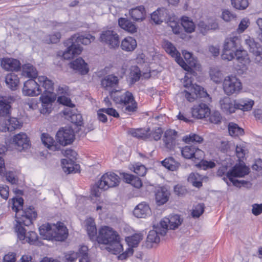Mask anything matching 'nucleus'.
Listing matches in <instances>:
<instances>
[{"label": "nucleus", "mask_w": 262, "mask_h": 262, "mask_svg": "<svg viewBox=\"0 0 262 262\" xmlns=\"http://www.w3.org/2000/svg\"><path fill=\"white\" fill-rule=\"evenodd\" d=\"M201 102L195 105L191 110L192 115L197 119H203L210 114V110L206 102Z\"/></svg>", "instance_id": "6ab92c4d"}, {"label": "nucleus", "mask_w": 262, "mask_h": 262, "mask_svg": "<svg viewBox=\"0 0 262 262\" xmlns=\"http://www.w3.org/2000/svg\"><path fill=\"white\" fill-rule=\"evenodd\" d=\"M23 93L25 96H38L42 93V89L39 88L38 83L34 79L26 81L24 84Z\"/></svg>", "instance_id": "2eb2a0df"}, {"label": "nucleus", "mask_w": 262, "mask_h": 262, "mask_svg": "<svg viewBox=\"0 0 262 262\" xmlns=\"http://www.w3.org/2000/svg\"><path fill=\"white\" fill-rule=\"evenodd\" d=\"M120 182L119 177L114 173H106L103 174L99 180V187L107 190L109 188L118 185Z\"/></svg>", "instance_id": "ddd939ff"}, {"label": "nucleus", "mask_w": 262, "mask_h": 262, "mask_svg": "<svg viewBox=\"0 0 262 262\" xmlns=\"http://www.w3.org/2000/svg\"><path fill=\"white\" fill-rule=\"evenodd\" d=\"M167 25L171 28L172 32L174 34H178L180 32V27L173 17H168V19L166 21Z\"/></svg>", "instance_id": "6e6d98bb"}, {"label": "nucleus", "mask_w": 262, "mask_h": 262, "mask_svg": "<svg viewBox=\"0 0 262 262\" xmlns=\"http://www.w3.org/2000/svg\"><path fill=\"white\" fill-rule=\"evenodd\" d=\"M166 229L161 227L160 224L155 227V230H150L147 237L146 244L148 247H152L151 244L158 243L160 241L159 234L164 236L166 234Z\"/></svg>", "instance_id": "f3484780"}, {"label": "nucleus", "mask_w": 262, "mask_h": 262, "mask_svg": "<svg viewBox=\"0 0 262 262\" xmlns=\"http://www.w3.org/2000/svg\"><path fill=\"white\" fill-rule=\"evenodd\" d=\"M129 15L135 21H142L146 16V11L143 6H140L129 10Z\"/></svg>", "instance_id": "473e14b6"}, {"label": "nucleus", "mask_w": 262, "mask_h": 262, "mask_svg": "<svg viewBox=\"0 0 262 262\" xmlns=\"http://www.w3.org/2000/svg\"><path fill=\"white\" fill-rule=\"evenodd\" d=\"M203 140L202 137L195 134H191L188 136H185L183 137V141L186 143L190 142L201 143Z\"/></svg>", "instance_id": "864d4df0"}, {"label": "nucleus", "mask_w": 262, "mask_h": 262, "mask_svg": "<svg viewBox=\"0 0 262 262\" xmlns=\"http://www.w3.org/2000/svg\"><path fill=\"white\" fill-rule=\"evenodd\" d=\"M97 241L100 244L107 245V250L113 254H117L123 250L119 234L109 227L105 226L99 229Z\"/></svg>", "instance_id": "f257e3e1"}, {"label": "nucleus", "mask_w": 262, "mask_h": 262, "mask_svg": "<svg viewBox=\"0 0 262 262\" xmlns=\"http://www.w3.org/2000/svg\"><path fill=\"white\" fill-rule=\"evenodd\" d=\"M86 227L88 234L91 239L95 238L97 233V229L94 220L89 218L86 221Z\"/></svg>", "instance_id": "c03bdc74"}, {"label": "nucleus", "mask_w": 262, "mask_h": 262, "mask_svg": "<svg viewBox=\"0 0 262 262\" xmlns=\"http://www.w3.org/2000/svg\"><path fill=\"white\" fill-rule=\"evenodd\" d=\"M188 181L192 183L193 186L198 188L202 185V182L200 181V175L198 173H190L188 178Z\"/></svg>", "instance_id": "13d9d810"}, {"label": "nucleus", "mask_w": 262, "mask_h": 262, "mask_svg": "<svg viewBox=\"0 0 262 262\" xmlns=\"http://www.w3.org/2000/svg\"><path fill=\"white\" fill-rule=\"evenodd\" d=\"M224 93L227 96L237 95L242 90L243 85L241 80L234 76L226 77L223 82Z\"/></svg>", "instance_id": "1a4fd4ad"}, {"label": "nucleus", "mask_w": 262, "mask_h": 262, "mask_svg": "<svg viewBox=\"0 0 262 262\" xmlns=\"http://www.w3.org/2000/svg\"><path fill=\"white\" fill-rule=\"evenodd\" d=\"M169 14L168 11L164 8L157 9L151 14V19L157 24L167 20Z\"/></svg>", "instance_id": "c756f323"}, {"label": "nucleus", "mask_w": 262, "mask_h": 262, "mask_svg": "<svg viewBox=\"0 0 262 262\" xmlns=\"http://www.w3.org/2000/svg\"><path fill=\"white\" fill-rule=\"evenodd\" d=\"M19 61L11 58H4L1 61L2 67L7 71H18L20 69Z\"/></svg>", "instance_id": "bb28decb"}, {"label": "nucleus", "mask_w": 262, "mask_h": 262, "mask_svg": "<svg viewBox=\"0 0 262 262\" xmlns=\"http://www.w3.org/2000/svg\"><path fill=\"white\" fill-rule=\"evenodd\" d=\"M88 248L87 246H82L79 249L78 257H81L79 262H90L88 255Z\"/></svg>", "instance_id": "5fc2aeb1"}, {"label": "nucleus", "mask_w": 262, "mask_h": 262, "mask_svg": "<svg viewBox=\"0 0 262 262\" xmlns=\"http://www.w3.org/2000/svg\"><path fill=\"white\" fill-rule=\"evenodd\" d=\"M128 133L132 136L139 139L147 140L148 137L147 132H145L144 130L141 129H131Z\"/></svg>", "instance_id": "3c124183"}, {"label": "nucleus", "mask_w": 262, "mask_h": 262, "mask_svg": "<svg viewBox=\"0 0 262 262\" xmlns=\"http://www.w3.org/2000/svg\"><path fill=\"white\" fill-rule=\"evenodd\" d=\"M52 239L63 241L68 237V230L62 223H58L56 225L53 224L52 225Z\"/></svg>", "instance_id": "a211bd4d"}, {"label": "nucleus", "mask_w": 262, "mask_h": 262, "mask_svg": "<svg viewBox=\"0 0 262 262\" xmlns=\"http://www.w3.org/2000/svg\"><path fill=\"white\" fill-rule=\"evenodd\" d=\"M7 181L12 184H15L17 183L18 180L16 176L15 173L13 171H7L5 172V174Z\"/></svg>", "instance_id": "e2e57ef3"}, {"label": "nucleus", "mask_w": 262, "mask_h": 262, "mask_svg": "<svg viewBox=\"0 0 262 262\" xmlns=\"http://www.w3.org/2000/svg\"><path fill=\"white\" fill-rule=\"evenodd\" d=\"M39 233L43 239H52V225L49 224L42 225L39 228Z\"/></svg>", "instance_id": "ea45409f"}, {"label": "nucleus", "mask_w": 262, "mask_h": 262, "mask_svg": "<svg viewBox=\"0 0 262 262\" xmlns=\"http://www.w3.org/2000/svg\"><path fill=\"white\" fill-rule=\"evenodd\" d=\"M23 203L24 200L22 198L16 199L14 200L12 209L16 212V223H24L26 226H28L36 219L37 213L31 207L25 210L23 209Z\"/></svg>", "instance_id": "20e7f679"}, {"label": "nucleus", "mask_w": 262, "mask_h": 262, "mask_svg": "<svg viewBox=\"0 0 262 262\" xmlns=\"http://www.w3.org/2000/svg\"><path fill=\"white\" fill-rule=\"evenodd\" d=\"M170 195L169 191L165 187L158 188L155 194V199L157 204L159 206L166 203Z\"/></svg>", "instance_id": "7c9ffc66"}, {"label": "nucleus", "mask_w": 262, "mask_h": 262, "mask_svg": "<svg viewBox=\"0 0 262 262\" xmlns=\"http://www.w3.org/2000/svg\"><path fill=\"white\" fill-rule=\"evenodd\" d=\"M163 47L165 51L175 58L177 62L185 70L189 71V66L184 61L180 56V54L178 52L175 47L169 41H165L163 43Z\"/></svg>", "instance_id": "4468645a"}, {"label": "nucleus", "mask_w": 262, "mask_h": 262, "mask_svg": "<svg viewBox=\"0 0 262 262\" xmlns=\"http://www.w3.org/2000/svg\"><path fill=\"white\" fill-rule=\"evenodd\" d=\"M235 57L239 62H247L249 61L246 51L238 49L235 53Z\"/></svg>", "instance_id": "bf43d9fd"}, {"label": "nucleus", "mask_w": 262, "mask_h": 262, "mask_svg": "<svg viewBox=\"0 0 262 262\" xmlns=\"http://www.w3.org/2000/svg\"><path fill=\"white\" fill-rule=\"evenodd\" d=\"M219 104L221 110L227 114L234 113L236 110V100L229 97L225 96L221 99Z\"/></svg>", "instance_id": "412c9836"}, {"label": "nucleus", "mask_w": 262, "mask_h": 262, "mask_svg": "<svg viewBox=\"0 0 262 262\" xmlns=\"http://www.w3.org/2000/svg\"><path fill=\"white\" fill-rule=\"evenodd\" d=\"M250 24V22L249 18L247 17L243 18L237 29V32L239 33H243L249 26Z\"/></svg>", "instance_id": "052dcab7"}, {"label": "nucleus", "mask_w": 262, "mask_h": 262, "mask_svg": "<svg viewBox=\"0 0 262 262\" xmlns=\"http://www.w3.org/2000/svg\"><path fill=\"white\" fill-rule=\"evenodd\" d=\"M142 238L143 236L141 234L137 233L130 237H127L126 238V241L127 242L129 246L136 247L138 245Z\"/></svg>", "instance_id": "09e8293b"}, {"label": "nucleus", "mask_w": 262, "mask_h": 262, "mask_svg": "<svg viewBox=\"0 0 262 262\" xmlns=\"http://www.w3.org/2000/svg\"><path fill=\"white\" fill-rule=\"evenodd\" d=\"M162 134L163 130L161 127H156L149 133H147V135L148 136L147 139H153L155 141H158L161 139Z\"/></svg>", "instance_id": "603ef678"}, {"label": "nucleus", "mask_w": 262, "mask_h": 262, "mask_svg": "<svg viewBox=\"0 0 262 262\" xmlns=\"http://www.w3.org/2000/svg\"><path fill=\"white\" fill-rule=\"evenodd\" d=\"M249 168L245 165L238 164L234 165L228 171L227 177H225L224 181L228 185H230L231 183L237 187L242 186H248L250 185V182L245 180H238L236 178L244 177L249 173Z\"/></svg>", "instance_id": "39448f33"}, {"label": "nucleus", "mask_w": 262, "mask_h": 262, "mask_svg": "<svg viewBox=\"0 0 262 262\" xmlns=\"http://www.w3.org/2000/svg\"><path fill=\"white\" fill-rule=\"evenodd\" d=\"M61 38V34L59 32H56L53 34L49 35L46 39L48 43H56L59 41Z\"/></svg>", "instance_id": "680f3d73"}, {"label": "nucleus", "mask_w": 262, "mask_h": 262, "mask_svg": "<svg viewBox=\"0 0 262 262\" xmlns=\"http://www.w3.org/2000/svg\"><path fill=\"white\" fill-rule=\"evenodd\" d=\"M62 113L66 118L72 123L77 126L82 125V117L81 114H77L74 110L69 107L64 108Z\"/></svg>", "instance_id": "393cba45"}, {"label": "nucleus", "mask_w": 262, "mask_h": 262, "mask_svg": "<svg viewBox=\"0 0 262 262\" xmlns=\"http://www.w3.org/2000/svg\"><path fill=\"white\" fill-rule=\"evenodd\" d=\"M151 210L149 206L141 203L138 204L134 210V214L138 218H144L150 213Z\"/></svg>", "instance_id": "2f4dec72"}, {"label": "nucleus", "mask_w": 262, "mask_h": 262, "mask_svg": "<svg viewBox=\"0 0 262 262\" xmlns=\"http://www.w3.org/2000/svg\"><path fill=\"white\" fill-rule=\"evenodd\" d=\"M198 27L200 31L204 34L210 30H215L217 28V24L215 22H211L208 24L203 21H200L198 24Z\"/></svg>", "instance_id": "49530a36"}, {"label": "nucleus", "mask_w": 262, "mask_h": 262, "mask_svg": "<svg viewBox=\"0 0 262 262\" xmlns=\"http://www.w3.org/2000/svg\"><path fill=\"white\" fill-rule=\"evenodd\" d=\"M228 131L230 135L233 137H236L242 135L244 130L238 126L237 124L230 122L228 124Z\"/></svg>", "instance_id": "de8ad7c7"}, {"label": "nucleus", "mask_w": 262, "mask_h": 262, "mask_svg": "<svg viewBox=\"0 0 262 262\" xmlns=\"http://www.w3.org/2000/svg\"><path fill=\"white\" fill-rule=\"evenodd\" d=\"M42 143L48 148L51 150L56 151L59 149V146L55 144V141L50 135L47 134H42L41 137Z\"/></svg>", "instance_id": "c9c22d12"}, {"label": "nucleus", "mask_w": 262, "mask_h": 262, "mask_svg": "<svg viewBox=\"0 0 262 262\" xmlns=\"http://www.w3.org/2000/svg\"><path fill=\"white\" fill-rule=\"evenodd\" d=\"M181 154L186 159L195 160H201L199 165L203 169L212 168L215 167V164L212 161L203 160L204 157V152L203 150L194 146H185L181 149Z\"/></svg>", "instance_id": "0eeeda50"}, {"label": "nucleus", "mask_w": 262, "mask_h": 262, "mask_svg": "<svg viewBox=\"0 0 262 262\" xmlns=\"http://www.w3.org/2000/svg\"><path fill=\"white\" fill-rule=\"evenodd\" d=\"M15 101L12 96L0 97V117L9 116L11 111V103Z\"/></svg>", "instance_id": "4be33fe9"}, {"label": "nucleus", "mask_w": 262, "mask_h": 262, "mask_svg": "<svg viewBox=\"0 0 262 262\" xmlns=\"http://www.w3.org/2000/svg\"><path fill=\"white\" fill-rule=\"evenodd\" d=\"M13 142L16 146L17 149L21 151L23 149H27L30 146L29 140L25 133H20L14 136Z\"/></svg>", "instance_id": "a878e982"}, {"label": "nucleus", "mask_w": 262, "mask_h": 262, "mask_svg": "<svg viewBox=\"0 0 262 262\" xmlns=\"http://www.w3.org/2000/svg\"><path fill=\"white\" fill-rule=\"evenodd\" d=\"M137 47L136 40L132 37L125 38L121 42V48L122 50L126 52L134 51Z\"/></svg>", "instance_id": "e433bc0d"}, {"label": "nucleus", "mask_w": 262, "mask_h": 262, "mask_svg": "<svg viewBox=\"0 0 262 262\" xmlns=\"http://www.w3.org/2000/svg\"><path fill=\"white\" fill-rule=\"evenodd\" d=\"M252 54L255 57V62L257 64H262V48H259L258 50L253 53Z\"/></svg>", "instance_id": "774afa93"}, {"label": "nucleus", "mask_w": 262, "mask_h": 262, "mask_svg": "<svg viewBox=\"0 0 262 262\" xmlns=\"http://www.w3.org/2000/svg\"><path fill=\"white\" fill-rule=\"evenodd\" d=\"M186 81H188L190 83V86H188V83L184 84V86L187 88V90H185L183 93L185 98L190 102H192L198 98H203V101L206 103H209L211 101V98L205 91L203 88L198 85L191 84L192 81L187 75L185 77Z\"/></svg>", "instance_id": "423d86ee"}, {"label": "nucleus", "mask_w": 262, "mask_h": 262, "mask_svg": "<svg viewBox=\"0 0 262 262\" xmlns=\"http://www.w3.org/2000/svg\"><path fill=\"white\" fill-rule=\"evenodd\" d=\"M245 43L247 46L249 51L252 54L259 50V48H262V47L255 40L249 36H247L245 39Z\"/></svg>", "instance_id": "79ce46f5"}, {"label": "nucleus", "mask_w": 262, "mask_h": 262, "mask_svg": "<svg viewBox=\"0 0 262 262\" xmlns=\"http://www.w3.org/2000/svg\"><path fill=\"white\" fill-rule=\"evenodd\" d=\"M38 84L41 86L42 96L55 95L53 93L54 83L47 77L43 76H39L38 78Z\"/></svg>", "instance_id": "5701e85b"}, {"label": "nucleus", "mask_w": 262, "mask_h": 262, "mask_svg": "<svg viewBox=\"0 0 262 262\" xmlns=\"http://www.w3.org/2000/svg\"><path fill=\"white\" fill-rule=\"evenodd\" d=\"M231 5L236 9L244 10L249 5L248 0H231Z\"/></svg>", "instance_id": "4d7b16f0"}, {"label": "nucleus", "mask_w": 262, "mask_h": 262, "mask_svg": "<svg viewBox=\"0 0 262 262\" xmlns=\"http://www.w3.org/2000/svg\"><path fill=\"white\" fill-rule=\"evenodd\" d=\"M182 220L179 215L174 214L169 216L168 217L162 219L160 225L162 228L166 229V232L168 229L173 230L178 228L182 223Z\"/></svg>", "instance_id": "dca6fc26"}, {"label": "nucleus", "mask_w": 262, "mask_h": 262, "mask_svg": "<svg viewBox=\"0 0 262 262\" xmlns=\"http://www.w3.org/2000/svg\"><path fill=\"white\" fill-rule=\"evenodd\" d=\"M110 96L124 113L130 114L137 110V104L132 93L128 91L122 93L115 90L111 92Z\"/></svg>", "instance_id": "7ed1b4c3"}, {"label": "nucleus", "mask_w": 262, "mask_h": 262, "mask_svg": "<svg viewBox=\"0 0 262 262\" xmlns=\"http://www.w3.org/2000/svg\"><path fill=\"white\" fill-rule=\"evenodd\" d=\"M210 76L214 82L217 83L221 81L223 74L218 68H212L210 70Z\"/></svg>", "instance_id": "8fccbe9b"}, {"label": "nucleus", "mask_w": 262, "mask_h": 262, "mask_svg": "<svg viewBox=\"0 0 262 262\" xmlns=\"http://www.w3.org/2000/svg\"><path fill=\"white\" fill-rule=\"evenodd\" d=\"M21 126V123L14 117H11L5 122V130L8 132H13Z\"/></svg>", "instance_id": "58836bf2"}, {"label": "nucleus", "mask_w": 262, "mask_h": 262, "mask_svg": "<svg viewBox=\"0 0 262 262\" xmlns=\"http://www.w3.org/2000/svg\"><path fill=\"white\" fill-rule=\"evenodd\" d=\"M181 25L187 33H192L194 31L195 25L191 19L187 16H183L181 19Z\"/></svg>", "instance_id": "a18cd8bd"}, {"label": "nucleus", "mask_w": 262, "mask_h": 262, "mask_svg": "<svg viewBox=\"0 0 262 262\" xmlns=\"http://www.w3.org/2000/svg\"><path fill=\"white\" fill-rule=\"evenodd\" d=\"M23 226H25L24 223H16L14 225L15 231L17 233L18 238L23 241V243L27 242L31 244H33L37 239V234L33 231L26 233V230Z\"/></svg>", "instance_id": "9d476101"}, {"label": "nucleus", "mask_w": 262, "mask_h": 262, "mask_svg": "<svg viewBox=\"0 0 262 262\" xmlns=\"http://www.w3.org/2000/svg\"><path fill=\"white\" fill-rule=\"evenodd\" d=\"M254 104V101L249 98H242L236 100V110L243 112L250 111Z\"/></svg>", "instance_id": "72a5a7b5"}, {"label": "nucleus", "mask_w": 262, "mask_h": 262, "mask_svg": "<svg viewBox=\"0 0 262 262\" xmlns=\"http://www.w3.org/2000/svg\"><path fill=\"white\" fill-rule=\"evenodd\" d=\"M63 155L67 157L68 160H76L77 155L76 152L72 149H67L62 150Z\"/></svg>", "instance_id": "69168bd1"}, {"label": "nucleus", "mask_w": 262, "mask_h": 262, "mask_svg": "<svg viewBox=\"0 0 262 262\" xmlns=\"http://www.w3.org/2000/svg\"><path fill=\"white\" fill-rule=\"evenodd\" d=\"M119 83L118 77L113 74L104 76L101 80V85L105 90L110 91H114L117 87Z\"/></svg>", "instance_id": "b1692460"}, {"label": "nucleus", "mask_w": 262, "mask_h": 262, "mask_svg": "<svg viewBox=\"0 0 262 262\" xmlns=\"http://www.w3.org/2000/svg\"><path fill=\"white\" fill-rule=\"evenodd\" d=\"M94 39L95 37L89 34L73 35L64 42L65 46L67 47V49L62 53L63 58L64 59L69 60L79 55L82 51V48L79 43H81L83 45H87Z\"/></svg>", "instance_id": "f03ea898"}, {"label": "nucleus", "mask_w": 262, "mask_h": 262, "mask_svg": "<svg viewBox=\"0 0 262 262\" xmlns=\"http://www.w3.org/2000/svg\"><path fill=\"white\" fill-rule=\"evenodd\" d=\"M74 139V132L70 128H62L56 134V140L62 146L71 144Z\"/></svg>", "instance_id": "f8f14e48"}, {"label": "nucleus", "mask_w": 262, "mask_h": 262, "mask_svg": "<svg viewBox=\"0 0 262 262\" xmlns=\"http://www.w3.org/2000/svg\"><path fill=\"white\" fill-rule=\"evenodd\" d=\"M119 26L124 30L133 33L137 32L136 26L130 20L126 18H120L118 19Z\"/></svg>", "instance_id": "f704fd0d"}, {"label": "nucleus", "mask_w": 262, "mask_h": 262, "mask_svg": "<svg viewBox=\"0 0 262 262\" xmlns=\"http://www.w3.org/2000/svg\"><path fill=\"white\" fill-rule=\"evenodd\" d=\"M222 116L221 114L218 111H214L211 114L209 120L210 121L214 124H218L221 122Z\"/></svg>", "instance_id": "338daca9"}, {"label": "nucleus", "mask_w": 262, "mask_h": 262, "mask_svg": "<svg viewBox=\"0 0 262 262\" xmlns=\"http://www.w3.org/2000/svg\"><path fill=\"white\" fill-rule=\"evenodd\" d=\"M240 39L237 36H231L225 39L221 55L224 60H232L235 57V53L238 49Z\"/></svg>", "instance_id": "6e6552de"}, {"label": "nucleus", "mask_w": 262, "mask_h": 262, "mask_svg": "<svg viewBox=\"0 0 262 262\" xmlns=\"http://www.w3.org/2000/svg\"><path fill=\"white\" fill-rule=\"evenodd\" d=\"M5 81L8 86L12 90H15L19 83V78L14 73L8 74L6 76Z\"/></svg>", "instance_id": "4c0bfd02"}, {"label": "nucleus", "mask_w": 262, "mask_h": 262, "mask_svg": "<svg viewBox=\"0 0 262 262\" xmlns=\"http://www.w3.org/2000/svg\"><path fill=\"white\" fill-rule=\"evenodd\" d=\"M22 74L24 76L34 78L37 75V72L36 69L31 64L27 63L22 67Z\"/></svg>", "instance_id": "a19ab883"}, {"label": "nucleus", "mask_w": 262, "mask_h": 262, "mask_svg": "<svg viewBox=\"0 0 262 262\" xmlns=\"http://www.w3.org/2000/svg\"><path fill=\"white\" fill-rule=\"evenodd\" d=\"M177 137V132L174 130L168 129L165 132L163 141L167 150H172L174 149Z\"/></svg>", "instance_id": "aec40b11"}, {"label": "nucleus", "mask_w": 262, "mask_h": 262, "mask_svg": "<svg viewBox=\"0 0 262 262\" xmlns=\"http://www.w3.org/2000/svg\"><path fill=\"white\" fill-rule=\"evenodd\" d=\"M204 206L203 204H197L192 212L193 217H199L204 212Z\"/></svg>", "instance_id": "0e129e2a"}, {"label": "nucleus", "mask_w": 262, "mask_h": 262, "mask_svg": "<svg viewBox=\"0 0 262 262\" xmlns=\"http://www.w3.org/2000/svg\"><path fill=\"white\" fill-rule=\"evenodd\" d=\"M100 40L106 44L111 49H115L119 45V35L112 30L103 31L100 34Z\"/></svg>", "instance_id": "9b49d317"}, {"label": "nucleus", "mask_w": 262, "mask_h": 262, "mask_svg": "<svg viewBox=\"0 0 262 262\" xmlns=\"http://www.w3.org/2000/svg\"><path fill=\"white\" fill-rule=\"evenodd\" d=\"M161 163L163 166L171 171L176 170L180 166V164L172 157L165 159Z\"/></svg>", "instance_id": "37998d69"}, {"label": "nucleus", "mask_w": 262, "mask_h": 262, "mask_svg": "<svg viewBox=\"0 0 262 262\" xmlns=\"http://www.w3.org/2000/svg\"><path fill=\"white\" fill-rule=\"evenodd\" d=\"M71 68L77 71L82 75H85L89 72L87 63L82 58H78L69 63Z\"/></svg>", "instance_id": "c85d7f7f"}, {"label": "nucleus", "mask_w": 262, "mask_h": 262, "mask_svg": "<svg viewBox=\"0 0 262 262\" xmlns=\"http://www.w3.org/2000/svg\"><path fill=\"white\" fill-rule=\"evenodd\" d=\"M55 99V95L41 96L40 97V99L41 101L40 113L43 114H49L51 111L52 103Z\"/></svg>", "instance_id": "cd10ccee"}]
</instances>
